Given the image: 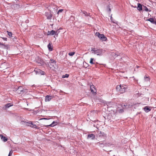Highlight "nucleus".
Here are the masks:
<instances>
[{"instance_id":"nucleus-1","label":"nucleus","mask_w":156,"mask_h":156,"mask_svg":"<svg viewBox=\"0 0 156 156\" xmlns=\"http://www.w3.org/2000/svg\"><path fill=\"white\" fill-rule=\"evenodd\" d=\"M91 51L92 53L100 56L102 55L105 52V51L102 49L95 48H91Z\"/></svg>"},{"instance_id":"nucleus-2","label":"nucleus","mask_w":156,"mask_h":156,"mask_svg":"<svg viewBox=\"0 0 156 156\" xmlns=\"http://www.w3.org/2000/svg\"><path fill=\"white\" fill-rule=\"evenodd\" d=\"M127 87V85H120L117 86L116 90L119 93H123L125 92Z\"/></svg>"},{"instance_id":"nucleus-3","label":"nucleus","mask_w":156,"mask_h":156,"mask_svg":"<svg viewBox=\"0 0 156 156\" xmlns=\"http://www.w3.org/2000/svg\"><path fill=\"white\" fill-rule=\"evenodd\" d=\"M96 35L103 41H105L107 39V37L103 34H100L98 32L96 33Z\"/></svg>"},{"instance_id":"nucleus-4","label":"nucleus","mask_w":156,"mask_h":156,"mask_svg":"<svg viewBox=\"0 0 156 156\" xmlns=\"http://www.w3.org/2000/svg\"><path fill=\"white\" fill-rule=\"evenodd\" d=\"M37 62L39 66H41L45 64L44 60L41 58H39Z\"/></svg>"},{"instance_id":"nucleus-5","label":"nucleus","mask_w":156,"mask_h":156,"mask_svg":"<svg viewBox=\"0 0 156 156\" xmlns=\"http://www.w3.org/2000/svg\"><path fill=\"white\" fill-rule=\"evenodd\" d=\"M57 31H55L53 30H52L50 31H48L47 33V35H55L56 34H58Z\"/></svg>"},{"instance_id":"nucleus-6","label":"nucleus","mask_w":156,"mask_h":156,"mask_svg":"<svg viewBox=\"0 0 156 156\" xmlns=\"http://www.w3.org/2000/svg\"><path fill=\"white\" fill-rule=\"evenodd\" d=\"M90 89L93 94H94L96 93V90L95 89L94 85H92L90 86Z\"/></svg>"},{"instance_id":"nucleus-7","label":"nucleus","mask_w":156,"mask_h":156,"mask_svg":"<svg viewBox=\"0 0 156 156\" xmlns=\"http://www.w3.org/2000/svg\"><path fill=\"white\" fill-rule=\"evenodd\" d=\"M95 136L93 134H89L87 135V139H89L91 138V140H94L95 139Z\"/></svg>"},{"instance_id":"nucleus-8","label":"nucleus","mask_w":156,"mask_h":156,"mask_svg":"<svg viewBox=\"0 0 156 156\" xmlns=\"http://www.w3.org/2000/svg\"><path fill=\"white\" fill-rule=\"evenodd\" d=\"M45 15L47 17V19L48 20H51V19L52 15L50 12H46Z\"/></svg>"},{"instance_id":"nucleus-9","label":"nucleus","mask_w":156,"mask_h":156,"mask_svg":"<svg viewBox=\"0 0 156 156\" xmlns=\"http://www.w3.org/2000/svg\"><path fill=\"white\" fill-rule=\"evenodd\" d=\"M105 104L106 105L107 108H108L112 107L114 103L112 102H107Z\"/></svg>"},{"instance_id":"nucleus-10","label":"nucleus","mask_w":156,"mask_h":156,"mask_svg":"<svg viewBox=\"0 0 156 156\" xmlns=\"http://www.w3.org/2000/svg\"><path fill=\"white\" fill-rule=\"evenodd\" d=\"M98 135L99 137L104 136L105 137L106 136V135L104 132L101 131L98 132Z\"/></svg>"},{"instance_id":"nucleus-11","label":"nucleus","mask_w":156,"mask_h":156,"mask_svg":"<svg viewBox=\"0 0 156 156\" xmlns=\"http://www.w3.org/2000/svg\"><path fill=\"white\" fill-rule=\"evenodd\" d=\"M18 93L19 94L21 93L24 90H26V89H23V88L21 86H20L18 88Z\"/></svg>"},{"instance_id":"nucleus-12","label":"nucleus","mask_w":156,"mask_h":156,"mask_svg":"<svg viewBox=\"0 0 156 156\" xmlns=\"http://www.w3.org/2000/svg\"><path fill=\"white\" fill-rule=\"evenodd\" d=\"M144 110L146 112H148L151 110V109L148 106H146L143 108Z\"/></svg>"},{"instance_id":"nucleus-13","label":"nucleus","mask_w":156,"mask_h":156,"mask_svg":"<svg viewBox=\"0 0 156 156\" xmlns=\"http://www.w3.org/2000/svg\"><path fill=\"white\" fill-rule=\"evenodd\" d=\"M0 48L4 49H7V47L6 45L0 42Z\"/></svg>"},{"instance_id":"nucleus-14","label":"nucleus","mask_w":156,"mask_h":156,"mask_svg":"<svg viewBox=\"0 0 156 156\" xmlns=\"http://www.w3.org/2000/svg\"><path fill=\"white\" fill-rule=\"evenodd\" d=\"M97 144H98V145L100 147H104L105 146H106L107 145L106 144H105V143L104 144L103 142H98L97 143Z\"/></svg>"},{"instance_id":"nucleus-15","label":"nucleus","mask_w":156,"mask_h":156,"mask_svg":"<svg viewBox=\"0 0 156 156\" xmlns=\"http://www.w3.org/2000/svg\"><path fill=\"white\" fill-rule=\"evenodd\" d=\"M147 20L150 22L151 23L153 24L156 23V22L154 21V19L152 18H150Z\"/></svg>"},{"instance_id":"nucleus-16","label":"nucleus","mask_w":156,"mask_h":156,"mask_svg":"<svg viewBox=\"0 0 156 156\" xmlns=\"http://www.w3.org/2000/svg\"><path fill=\"white\" fill-rule=\"evenodd\" d=\"M51 99V97L50 96L47 95L45 97V101H49Z\"/></svg>"},{"instance_id":"nucleus-17","label":"nucleus","mask_w":156,"mask_h":156,"mask_svg":"<svg viewBox=\"0 0 156 156\" xmlns=\"http://www.w3.org/2000/svg\"><path fill=\"white\" fill-rule=\"evenodd\" d=\"M137 9L139 11H141L142 9V5L140 3H138Z\"/></svg>"},{"instance_id":"nucleus-18","label":"nucleus","mask_w":156,"mask_h":156,"mask_svg":"<svg viewBox=\"0 0 156 156\" xmlns=\"http://www.w3.org/2000/svg\"><path fill=\"white\" fill-rule=\"evenodd\" d=\"M0 136L1 137V139L4 142H6L7 140V138L6 137L3 136L2 135H0Z\"/></svg>"},{"instance_id":"nucleus-19","label":"nucleus","mask_w":156,"mask_h":156,"mask_svg":"<svg viewBox=\"0 0 156 156\" xmlns=\"http://www.w3.org/2000/svg\"><path fill=\"white\" fill-rule=\"evenodd\" d=\"M56 125V122L53 121L51 124L47 125V126L53 127Z\"/></svg>"},{"instance_id":"nucleus-20","label":"nucleus","mask_w":156,"mask_h":156,"mask_svg":"<svg viewBox=\"0 0 156 156\" xmlns=\"http://www.w3.org/2000/svg\"><path fill=\"white\" fill-rule=\"evenodd\" d=\"M30 124V127L34 128H37V127L35 124H33L32 122H31Z\"/></svg>"},{"instance_id":"nucleus-21","label":"nucleus","mask_w":156,"mask_h":156,"mask_svg":"<svg viewBox=\"0 0 156 156\" xmlns=\"http://www.w3.org/2000/svg\"><path fill=\"white\" fill-rule=\"evenodd\" d=\"M48 50L49 51H52L53 50V48H51V44L50 43H49L48 45Z\"/></svg>"},{"instance_id":"nucleus-22","label":"nucleus","mask_w":156,"mask_h":156,"mask_svg":"<svg viewBox=\"0 0 156 156\" xmlns=\"http://www.w3.org/2000/svg\"><path fill=\"white\" fill-rule=\"evenodd\" d=\"M13 105H11V103H8L5 105V107L6 108H8L12 106Z\"/></svg>"},{"instance_id":"nucleus-23","label":"nucleus","mask_w":156,"mask_h":156,"mask_svg":"<svg viewBox=\"0 0 156 156\" xmlns=\"http://www.w3.org/2000/svg\"><path fill=\"white\" fill-rule=\"evenodd\" d=\"M81 12H82L83 14L85 16H89V13H87L86 11H82V10H81Z\"/></svg>"},{"instance_id":"nucleus-24","label":"nucleus","mask_w":156,"mask_h":156,"mask_svg":"<svg viewBox=\"0 0 156 156\" xmlns=\"http://www.w3.org/2000/svg\"><path fill=\"white\" fill-rule=\"evenodd\" d=\"M69 76V75L68 74H66L65 75H63L62 76V78H68Z\"/></svg>"},{"instance_id":"nucleus-25","label":"nucleus","mask_w":156,"mask_h":156,"mask_svg":"<svg viewBox=\"0 0 156 156\" xmlns=\"http://www.w3.org/2000/svg\"><path fill=\"white\" fill-rule=\"evenodd\" d=\"M75 53L74 52H70L69 53L68 55L70 56H72L74 55L75 54Z\"/></svg>"},{"instance_id":"nucleus-26","label":"nucleus","mask_w":156,"mask_h":156,"mask_svg":"<svg viewBox=\"0 0 156 156\" xmlns=\"http://www.w3.org/2000/svg\"><path fill=\"white\" fill-rule=\"evenodd\" d=\"M144 10L147 12H150L151 10H149L145 6H144Z\"/></svg>"},{"instance_id":"nucleus-27","label":"nucleus","mask_w":156,"mask_h":156,"mask_svg":"<svg viewBox=\"0 0 156 156\" xmlns=\"http://www.w3.org/2000/svg\"><path fill=\"white\" fill-rule=\"evenodd\" d=\"M112 55L113 56V57L114 58H116L119 55H118L115 53H112Z\"/></svg>"},{"instance_id":"nucleus-28","label":"nucleus","mask_w":156,"mask_h":156,"mask_svg":"<svg viewBox=\"0 0 156 156\" xmlns=\"http://www.w3.org/2000/svg\"><path fill=\"white\" fill-rule=\"evenodd\" d=\"M94 59L93 58H91L90 59V63L91 64H94V63L93 62V61L94 60Z\"/></svg>"},{"instance_id":"nucleus-29","label":"nucleus","mask_w":156,"mask_h":156,"mask_svg":"<svg viewBox=\"0 0 156 156\" xmlns=\"http://www.w3.org/2000/svg\"><path fill=\"white\" fill-rule=\"evenodd\" d=\"M40 72L39 73L41 74V75H44L45 74V73L44 71H42L41 70H39Z\"/></svg>"},{"instance_id":"nucleus-30","label":"nucleus","mask_w":156,"mask_h":156,"mask_svg":"<svg viewBox=\"0 0 156 156\" xmlns=\"http://www.w3.org/2000/svg\"><path fill=\"white\" fill-rule=\"evenodd\" d=\"M74 16H71L70 17V19L72 21H73L74 20Z\"/></svg>"},{"instance_id":"nucleus-31","label":"nucleus","mask_w":156,"mask_h":156,"mask_svg":"<svg viewBox=\"0 0 156 156\" xmlns=\"http://www.w3.org/2000/svg\"><path fill=\"white\" fill-rule=\"evenodd\" d=\"M63 10L62 9H59L58 12H57V14L58 15L59 14V13H60V12H62V11H63Z\"/></svg>"},{"instance_id":"nucleus-32","label":"nucleus","mask_w":156,"mask_h":156,"mask_svg":"<svg viewBox=\"0 0 156 156\" xmlns=\"http://www.w3.org/2000/svg\"><path fill=\"white\" fill-rule=\"evenodd\" d=\"M18 87H15L13 89V90L15 91H18Z\"/></svg>"},{"instance_id":"nucleus-33","label":"nucleus","mask_w":156,"mask_h":156,"mask_svg":"<svg viewBox=\"0 0 156 156\" xmlns=\"http://www.w3.org/2000/svg\"><path fill=\"white\" fill-rule=\"evenodd\" d=\"M39 70H34V71L35 72L36 74H37V73L39 74V73L40 72L39 71Z\"/></svg>"},{"instance_id":"nucleus-34","label":"nucleus","mask_w":156,"mask_h":156,"mask_svg":"<svg viewBox=\"0 0 156 156\" xmlns=\"http://www.w3.org/2000/svg\"><path fill=\"white\" fill-rule=\"evenodd\" d=\"M107 8L108 9V11L109 12H110L111 11V9L110 8V5H108V6Z\"/></svg>"},{"instance_id":"nucleus-35","label":"nucleus","mask_w":156,"mask_h":156,"mask_svg":"<svg viewBox=\"0 0 156 156\" xmlns=\"http://www.w3.org/2000/svg\"><path fill=\"white\" fill-rule=\"evenodd\" d=\"M8 32V35H9V36L10 37H12V33L10 32Z\"/></svg>"},{"instance_id":"nucleus-36","label":"nucleus","mask_w":156,"mask_h":156,"mask_svg":"<svg viewBox=\"0 0 156 156\" xmlns=\"http://www.w3.org/2000/svg\"><path fill=\"white\" fill-rule=\"evenodd\" d=\"M144 78H145L146 80L147 81H149L150 80V78L148 77L145 76Z\"/></svg>"},{"instance_id":"nucleus-37","label":"nucleus","mask_w":156,"mask_h":156,"mask_svg":"<svg viewBox=\"0 0 156 156\" xmlns=\"http://www.w3.org/2000/svg\"><path fill=\"white\" fill-rule=\"evenodd\" d=\"M123 110L122 109H120L119 110V112L120 113H122L123 112Z\"/></svg>"},{"instance_id":"nucleus-38","label":"nucleus","mask_w":156,"mask_h":156,"mask_svg":"<svg viewBox=\"0 0 156 156\" xmlns=\"http://www.w3.org/2000/svg\"><path fill=\"white\" fill-rule=\"evenodd\" d=\"M50 61H51V63H54V62H55V61L53 60L52 59H50Z\"/></svg>"},{"instance_id":"nucleus-39","label":"nucleus","mask_w":156,"mask_h":156,"mask_svg":"<svg viewBox=\"0 0 156 156\" xmlns=\"http://www.w3.org/2000/svg\"><path fill=\"white\" fill-rule=\"evenodd\" d=\"M12 152L10 151L9 153V154L8 155V156H10V155H11L12 154Z\"/></svg>"},{"instance_id":"nucleus-40","label":"nucleus","mask_w":156,"mask_h":156,"mask_svg":"<svg viewBox=\"0 0 156 156\" xmlns=\"http://www.w3.org/2000/svg\"><path fill=\"white\" fill-rule=\"evenodd\" d=\"M3 39L5 41H6L7 39V38L6 37H4L3 38Z\"/></svg>"},{"instance_id":"nucleus-41","label":"nucleus","mask_w":156,"mask_h":156,"mask_svg":"<svg viewBox=\"0 0 156 156\" xmlns=\"http://www.w3.org/2000/svg\"><path fill=\"white\" fill-rule=\"evenodd\" d=\"M112 22L114 23H116V24H117V22H115L114 21V20H113V21H112Z\"/></svg>"},{"instance_id":"nucleus-42","label":"nucleus","mask_w":156,"mask_h":156,"mask_svg":"<svg viewBox=\"0 0 156 156\" xmlns=\"http://www.w3.org/2000/svg\"><path fill=\"white\" fill-rule=\"evenodd\" d=\"M14 5H12L11 6V7H12V8H13V7H14Z\"/></svg>"},{"instance_id":"nucleus-43","label":"nucleus","mask_w":156,"mask_h":156,"mask_svg":"<svg viewBox=\"0 0 156 156\" xmlns=\"http://www.w3.org/2000/svg\"><path fill=\"white\" fill-rule=\"evenodd\" d=\"M27 110H28V111H30V110H29V108H25Z\"/></svg>"},{"instance_id":"nucleus-44","label":"nucleus","mask_w":156,"mask_h":156,"mask_svg":"<svg viewBox=\"0 0 156 156\" xmlns=\"http://www.w3.org/2000/svg\"><path fill=\"white\" fill-rule=\"evenodd\" d=\"M48 9H51V8L50 7V6H49L48 7Z\"/></svg>"},{"instance_id":"nucleus-45","label":"nucleus","mask_w":156,"mask_h":156,"mask_svg":"<svg viewBox=\"0 0 156 156\" xmlns=\"http://www.w3.org/2000/svg\"><path fill=\"white\" fill-rule=\"evenodd\" d=\"M111 20L112 21V17H111Z\"/></svg>"},{"instance_id":"nucleus-46","label":"nucleus","mask_w":156,"mask_h":156,"mask_svg":"<svg viewBox=\"0 0 156 156\" xmlns=\"http://www.w3.org/2000/svg\"><path fill=\"white\" fill-rule=\"evenodd\" d=\"M43 119H46V118H43Z\"/></svg>"},{"instance_id":"nucleus-47","label":"nucleus","mask_w":156,"mask_h":156,"mask_svg":"<svg viewBox=\"0 0 156 156\" xmlns=\"http://www.w3.org/2000/svg\"><path fill=\"white\" fill-rule=\"evenodd\" d=\"M34 85H33L32 86H34Z\"/></svg>"}]
</instances>
